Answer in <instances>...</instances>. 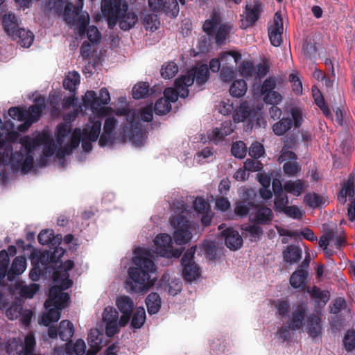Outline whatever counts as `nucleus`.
Listing matches in <instances>:
<instances>
[{"label":"nucleus","instance_id":"1","mask_svg":"<svg viewBox=\"0 0 355 355\" xmlns=\"http://www.w3.org/2000/svg\"><path fill=\"white\" fill-rule=\"evenodd\" d=\"M133 263L135 267H130L128 270L130 280L125 282V288L132 293H139L153 285L150 274L156 270V267L148 251H142L136 255Z\"/></svg>","mask_w":355,"mask_h":355},{"label":"nucleus","instance_id":"2","mask_svg":"<svg viewBox=\"0 0 355 355\" xmlns=\"http://www.w3.org/2000/svg\"><path fill=\"white\" fill-rule=\"evenodd\" d=\"M74 262L67 260L64 264H61L57 270L53 272V280L55 285L49 291V297L44 302L46 309L55 306L58 309H64L67 306L70 296L67 293L63 292L72 286L73 282L69 279V270L73 269Z\"/></svg>","mask_w":355,"mask_h":355},{"label":"nucleus","instance_id":"3","mask_svg":"<svg viewBox=\"0 0 355 355\" xmlns=\"http://www.w3.org/2000/svg\"><path fill=\"white\" fill-rule=\"evenodd\" d=\"M177 209L179 212L170 217V223L175 228L173 239L177 245L188 243L193 235L191 232L189 220L185 215L187 205L183 202H178Z\"/></svg>","mask_w":355,"mask_h":355},{"label":"nucleus","instance_id":"4","mask_svg":"<svg viewBox=\"0 0 355 355\" xmlns=\"http://www.w3.org/2000/svg\"><path fill=\"white\" fill-rule=\"evenodd\" d=\"M220 17L216 13H212L210 19L205 20L202 29L209 37H214L215 43L222 46L225 44L230 33H234V27L231 22L220 23Z\"/></svg>","mask_w":355,"mask_h":355},{"label":"nucleus","instance_id":"5","mask_svg":"<svg viewBox=\"0 0 355 355\" xmlns=\"http://www.w3.org/2000/svg\"><path fill=\"white\" fill-rule=\"evenodd\" d=\"M307 311L308 306L306 303H299L293 306L287 325L282 326L277 331L279 337L283 341H288L291 339V331H296L302 329Z\"/></svg>","mask_w":355,"mask_h":355},{"label":"nucleus","instance_id":"6","mask_svg":"<svg viewBox=\"0 0 355 355\" xmlns=\"http://www.w3.org/2000/svg\"><path fill=\"white\" fill-rule=\"evenodd\" d=\"M64 252V249L57 247L53 252L49 251L33 252L30 256V259L31 264H41L45 270L52 268L54 272L61 264L65 263V262H60V259Z\"/></svg>","mask_w":355,"mask_h":355},{"label":"nucleus","instance_id":"7","mask_svg":"<svg viewBox=\"0 0 355 355\" xmlns=\"http://www.w3.org/2000/svg\"><path fill=\"white\" fill-rule=\"evenodd\" d=\"M127 123L123 128V137L136 146H141L144 141L142 125L135 112H129L126 116Z\"/></svg>","mask_w":355,"mask_h":355},{"label":"nucleus","instance_id":"8","mask_svg":"<svg viewBox=\"0 0 355 355\" xmlns=\"http://www.w3.org/2000/svg\"><path fill=\"white\" fill-rule=\"evenodd\" d=\"M128 5L123 0H102L101 11L107 17L108 28L113 29L120 15L127 11Z\"/></svg>","mask_w":355,"mask_h":355},{"label":"nucleus","instance_id":"9","mask_svg":"<svg viewBox=\"0 0 355 355\" xmlns=\"http://www.w3.org/2000/svg\"><path fill=\"white\" fill-rule=\"evenodd\" d=\"M110 101V96L108 90L103 87L99 91V96H97L94 91H87L83 97V102L85 106L90 107L94 113L105 114L107 108L103 105H107Z\"/></svg>","mask_w":355,"mask_h":355},{"label":"nucleus","instance_id":"10","mask_svg":"<svg viewBox=\"0 0 355 355\" xmlns=\"http://www.w3.org/2000/svg\"><path fill=\"white\" fill-rule=\"evenodd\" d=\"M209 78V68L207 64H202L189 70L186 74L178 78V83H183L186 86H191L196 81L198 86L204 85Z\"/></svg>","mask_w":355,"mask_h":355},{"label":"nucleus","instance_id":"11","mask_svg":"<svg viewBox=\"0 0 355 355\" xmlns=\"http://www.w3.org/2000/svg\"><path fill=\"white\" fill-rule=\"evenodd\" d=\"M302 116L301 112L293 108L291 117H283L272 125V130L277 136L284 135L292 127L298 128L302 125Z\"/></svg>","mask_w":355,"mask_h":355},{"label":"nucleus","instance_id":"12","mask_svg":"<svg viewBox=\"0 0 355 355\" xmlns=\"http://www.w3.org/2000/svg\"><path fill=\"white\" fill-rule=\"evenodd\" d=\"M44 99L42 98V103H36L31 105L28 110L21 106L11 107L8 111V115L14 120L23 121L24 119L35 115L40 117L42 115Z\"/></svg>","mask_w":355,"mask_h":355},{"label":"nucleus","instance_id":"13","mask_svg":"<svg viewBox=\"0 0 355 355\" xmlns=\"http://www.w3.org/2000/svg\"><path fill=\"white\" fill-rule=\"evenodd\" d=\"M304 325L309 336L312 338H318L322 334V321L320 313H312L308 315L306 313Z\"/></svg>","mask_w":355,"mask_h":355},{"label":"nucleus","instance_id":"14","mask_svg":"<svg viewBox=\"0 0 355 355\" xmlns=\"http://www.w3.org/2000/svg\"><path fill=\"white\" fill-rule=\"evenodd\" d=\"M262 10V5L259 2H255L252 6L246 5L244 13L241 15V28H246L254 26L259 19Z\"/></svg>","mask_w":355,"mask_h":355},{"label":"nucleus","instance_id":"15","mask_svg":"<svg viewBox=\"0 0 355 355\" xmlns=\"http://www.w3.org/2000/svg\"><path fill=\"white\" fill-rule=\"evenodd\" d=\"M229 60H233V62L237 64L241 60V54L233 51L221 53L218 58H213L210 60L208 68L212 72H218L223 65L227 64Z\"/></svg>","mask_w":355,"mask_h":355},{"label":"nucleus","instance_id":"16","mask_svg":"<svg viewBox=\"0 0 355 355\" xmlns=\"http://www.w3.org/2000/svg\"><path fill=\"white\" fill-rule=\"evenodd\" d=\"M283 19L281 15L277 12L274 15L273 24L268 28V36L271 44L279 46L282 43Z\"/></svg>","mask_w":355,"mask_h":355},{"label":"nucleus","instance_id":"17","mask_svg":"<svg viewBox=\"0 0 355 355\" xmlns=\"http://www.w3.org/2000/svg\"><path fill=\"white\" fill-rule=\"evenodd\" d=\"M309 282V273L307 270L296 269L291 275L289 283L292 288L297 291H303L306 288L309 292V287L307 286Z\"/></svg>","mask_w":355,"mask_h":355},{"label":"nucleus","instance_id":"18","mask_svg":"<svg viewBox=\"0 0 355 355\" xmlns=\"http://www.w3.org/2000/svg\"><path fill=\"white\" fill-rule=\"evenodd\" d=\"M253 210L254 218L252 221L258 225H270L273 218L274 214L272 209L264 205H254Z\"/></svg>","mask_w":355,"mask_h":355},{"label":"nucleus","instance_id":"19","mask_svg":"<svg viewBox=\"0 0 355 355\" xmlns=\"http://www.w3.org/2000/svg\"><path fill=\"white\" fill-rule=\"evenodd\" d=\"M178 78L175 80V88L168 87L164 91V98L168 101V103L175 102L178 97L185 98L188 96L189 91L188 86L184 85L183 83H178Z\"/></svg>","mask_w":355,"mask_h":355},{"label":"nucleus","instance_id":"20","mask_svg":"<svg viewBox=\"0 0 355 355\" xmlns=\"http://www.w3.org/2000/svg\"><path fill=\"white\" fill-rule=\"evenodd\" d=\"M225 245L231 250H237L243 245V239L237 230L227 228L222 232Z\"/></svg>","mask_w":355,"mask_h":355},{"label":"nucleus","instance_id":"21","mask_svg":"<svg viewBox=\"0 0 355 355\" xmlns=\"http://www.w3.org/2000/svg\"><path fill=\"white\" fill-rule=\"evenodd\" d=\"M17 254V248L15 245H9L8 250L0 251V286L3 284V279L8 272L10 264V256H15Z\"/></svg>","mask_w":355,"mask_h":355},{"label":"nucleus","instance_id":"22","mask_svg":"<svg viewBox=\"0 0 355 355\" xmlns=\"http://www.w3.org/2000/svg\"><path fill=\"white\" fill-rule=\"evenodd\" d=\"M103 336L97 329L90 330L87 338L90 349L87 352V355H96L101 350L103 345Z\"/></svg>","mask_w":355,"mask_h":355},{"label":"nucleus","instance_id":"23","mask_svg":"<svg viewBox=\"0 0 355 355\" xmlns=\"http://www.w3.org/2000/svg\"><path fill=\"white\" fill-rule=\"evenodd\" d=\"M77 3L73 6L71 2H67L64 10V20L68 24H75L76 17L81 13L84 0H76Z\"/></svg>","mask_w":355,"mask_h":355},{"label":"nucleus","instance_id":"24","mask_svg":"<svg viewBox=\"0 0 355 355\" xmlns=\"http://www.w3.org/2000/svg\"><path fill=\"white\" fill-rule=\"evenodd\" d=\"M13 40L17 41L23 47H29L33 42L34 35L30 31L19 28L14 33L12 32L11 36Z\"/></svg>","mask_w":355,"mask_h":355},{"label":"nucleus","instance_id":"25","mask_svg":"<svg viewBox=\"0 0 355 355\" xmlns=\"http://www.w3.org/2000/svg\"><path fill=\"white\" fill-rule=\"evenodd\" d=\"M138 21V17L137 14L132 11H127L121 14L119 17V26L120 28L124 31L131 29L136 23Z\"/></svg>","mask_w":355,"mask_h":355},{"label":"nucleus","instance_id":"26","mask_svg":"<svg viewBox=\"0 0 355 355\" xmlns=\"http://www.w3.org/2000/svg\"><path fill=\"white\" fill-rule=\"evenodd\" d=\"M26 268V259L24 257H16L12 263L10 269L6 275L8 280H12L15 275H19L24 272Z\"/></svg>","mask_w":355,"mask_h":355},{"label":"nucleus","instance_id":"27","mask_svg":"<svg viewBox=\"0 0 355 355\" xmlns=\"http://www.w3.org/2000/svg\"><path fill=\"white\" fill-rule=\"evenodd\" d=\"M305 187V182L303 180H288L284 184V190L286 193L298 197L303 193Z\"/></svg>","mask_w":355,"mask_h":355},{"label":"nucleus","instance_id":"28","mask_svg":"<svg viewBox=\"0 0 355 355\" xmlns=\"http://www.w3.org/2000/svg\"><path fill=\"white\" fill-rule=\"evenodd\" d=\"M148 313L154 315L159 312L161 309V297L157 293L152 292L148 295L145 300Z\"/></svg>","mask_w":355,"mask_h":355},{"label":"nucleus","instance_id":"29","mask_svg":"<svg viewBox=\"0 0 355 355\" xmlns=\"http://www.w3.org/2000/svg\"><path fill=\"white\" fill-rule=\"evenodd\" d=\"M182 277L186 282H191L199 277L200 268L195 262L182 264Z\"/></svg>","mask_w":355,"mask_h":355},{"label":"nucleus","instance_id":"30","mask_svg":"<svg viewBox=\"0 0 355 355\" xmlns=\"http://www.w3.org/2000/svg\"><path fill=\"white\" fill-rule=\"evenodd\" d=\"M38 242L42 245L52 244L55 245L57 243H60L62 241V236L58 234L56 236L52 230H44L40 232L37 236Z\"/></svg>","mask_w":355,"mask_h":355},{"label":"nucleus","instance_id":"31","mask_svg":"<svg viewBox=\"0 0 355 355\" xmlns=\"http://www.w3.org/2000/svg\"><path fill=\"white\" fill-rule=\"evenodd\" d=\"M154 243L157 252L162 257H164L163 250L171 248V245H173V240L172 237L167 234H159L155 237Z\"/></svg>","mask_w":355,"mask_h":355},{"label":"nucleus","instance_id":"32","mask_svg":"<svg viewBox=\"0 0 355 355\" xmlns=\"http://www.w3.org/2000/svg\"><path fill=\"white\" fill-rule=\"evenodd\" d=\"M74 334L73 325L69 320H62L58 327V336L62 341L71 342Z\"/></svg>","mask_w":355,"mask_h":355},{"label":"nucleus","instance_id":"33","mask_svg":"<svg viewBox=\"0 0 355 355\" xmlns=\"http://www.w3.org/2000/svg\"><path fill=\"white\" fill-rule=\"evenodd\" d=\"M284 259L291 264L298 262L302 258V250L296 245H288L283 252Z\"/></svg>","mask_w":355,"mask_h":355},{"label":"nucleus","instance_id":"34","mask_svg":"<svg viewBox=\"0 0 355 355\" xmlns=\"http://www.w3.org/2000/svg\"><path fill=\"white\" fill-rule=\"evenodd\" d=\"M160 7L154 11L162 10L166 15H170L173 17H176L179 12V5L177 0H163L160 1Z\"/></svg>","mask_w":355,"mask_h":355},{"label":"nucleus","instance_id":"35","mask_svg":"<svg viewBox=\"0 0 355 355\" xmlns=\"http://www.w3.org/2000/svg\"><path fill=\"white\" fill-rule=\"evenodd\" d=\"M2 24L6 33L11 36L12 32H15L19 28L17 17L15 14H5L2 17Z\"/></svg>","mask_w":355,"mask_h":355},{"label":"nucleus","instance_id":"36","mask_svg":"<svg viewBox=\"0 0 355 355\" xmlns=\"http://www.w3.org/2000/svg\"><path fill=\"white\" fill-rule=\"evenodd\" d=\"M326 201L322 196L316 193H308L304 197V203L313 209L321 207L325 204Z\"/></svg>","mask_w":355,"mask_h":355},{"label":"nucleus","instance_id":"37","mask_svg":"<svg viewBox=\"0 0 355 355\" xmlns=\"http://www.w3.org/2000/svg\"><path fill=\"white\" fill-rule=\"evenodd\" d=\"M150 85L147 82H141L136 84L132 88V97L135 99L144 98L150 95Z\"/></svg>","mask_w":355,"mask_h":355},{"label":"nucleus","instance_id":"38","mask_svg":"<svg viewBox=\"0 0 355 355\" xmlns=\"http://www.w3.org/2000/svg\"><path fill=\"white\" fill-rule=\"evenodd\" d=\"M80 74L77 71L69 73L63 80V87L71 92H74L80 83Z\"/></svg>","mask_w":355,"mask_h":355},{"label":"nucleus","instance_id":"39","mask_svg":"<svg viewBox=\"0 0 355 355\" xmlns=\"http://www.w3.org/2000/svg\"><path fill=\"white\" fill-rule=\"evenodd\" d=\"M116 305L121 313H132L134 309L132 300L126 295L118 297L116 301Z\"/></svg>","mask_w":355,"mask_h":355},{"label":"nucleus","instance_id":"40","mask_svg":"<svg viewBox=\"0 0 355 355\" xmlns=\"http://www.w3.org/2000/svg\"><path fill=\"white\" fill-rule=\"evenodd\" d=\"M354 183L352 179H348L343 184V189L340 193L338 199L343 202H346V197H349V200H355L354 198Z\"/></svg>","mask_w":355,"mask_h":355},{"label":"nucleus","instance_id":"41","mask_svg":"<svg viewBox=\"0 0 355 355\" xmlns=\"http://www.w3.org/2000/svg\"><path fill=\"white\" fill-rule=\"evenodd\" d=\"M311 298L314 299L318 304L322 303L325 305L329 300L330 293L328 291H322L316 286H313L309 291Z\"/></svg>","mask_w":355,"mask_h":355},{"label":"nucleus","instance_id":"42","mask_svg":"<svg viewBox=\"0 0 355 355\" xmlns=\"http://www.w3.org/2000/svg\"><path fill=\"white\" fill-rule=\"evenodd\" d=\"M47 309L48 313H44L41 318L42 323L44 326H49L51 322H55L58 321L60 318V310H61V309L51 306Z\"/></svg>","mask_w":355,"mask_h":355},{"label":"nucleus","instance_id":"43","mask_svg":"<svg viewBox=\"0 0 355 355\" xmlns=\"http://www.w3.org/2000/svg\"><path fill=\"white\" fill-rule=\"evenodd\" d=\"M246 92L247 84L243 79L234 80L230 88V94L233 97H241L245 95Z\"/></svg>","mask_w":355,"mask_h":355},{"label":"nucleus","instance_id":"44","mask_svg":"<svg viewBox=\"0 0 355 355\" xmlns=\"http://www.w3.org/2000/svg\"><path fill=\"white\" fill-rule=\"evenodd\" d=\"M254 205V202L250 200L239 201L235 205L234 212L241 217L246 216L251 210H253Z\"/></svg>","mask_w":355,"mask_h":355},{"label":"nucleus","instance_id":"45","mask_svg":"<svg viewBox=\"0 0 355 355\" xmlns=\"http://www.w3.org/2000/svg\"><path fill=\"white\" fill-rule=\"evenodd\" d=\"M235 64L233 62V60L227 61V64L223 65L220 69V76L223 81L230 82L233 80L235 76Z\"/></svg>","mask_w":355,"mask_h":355},{"label":"nucleus","instance_id":"46","mask_svg":"<svg viewBox=\"0 0 355 355\" xmlns=\"http://www.w3.org/2000/svg\"><path fill=\"white\" fill-rule=\"evenodd\" d=\"M86 345L84 340L78 339L74 344L71 342L66 343V352L68 354L75 353L76 355H83L85 352Z\"/></svg>","mask_w":355,"mask_h":355},{"label":"nucleus","instance_id":"47","mask_svg":"<svg viewBox=\"0 0 355 355\" xmlns=\"http://www.w3.org/2000/svg\"><path fill=\"white\" fill-rule=\"evenodd\" d=\"M42 135H38L35 138L24 137L21 139V144L26 150V153H31L33 148L39 146L42 142Z\"/></svg>","mask_w":355,"mask_h":355},{"label":"nucleus","instance_id":"48","mask_svg":"<svg viewBox=\"0 0 355 355\" xmlns=\"http://www.w3.org/2000/svg\"><path fill=\"white\" fill-rule=\"evenodd\" d=\"M146 321V312L143 307L137 309L131 320V327L134 329H140Z\"/></svg>","mask_w":355,"mask_h":355},{"label":"nucleus","instance_id":"49","mask_svg":"<svg viewBox=\"0 0 355 355\" xmlns=\"http://www.w3.org/2000/svg\"><path fill=\"white\" fill-rule=\"evenodd\" d=\"M337 234V227L327 229L319 240V246L323 250L328 248L329 242L333 241Z\"/></svg>","mask_w":355,"mask_h":355},{"label":"nucleus","instance_id":"50","mask_svg":"<svg viewBox=\"0 0 355 355\" xmlns=\"http://www.w3.org/2000/svg\"><path fill=\"white\" fill-rule=\"evenodd\" d=\"M284 174L288 177H295L301 171V165L296 161L286 162L282 166Z\"/></svg>","mask_w":355,"mask_h":355},{"label":"nucleus","instance_id":"51","mask_svg":"<svg viewBox=\"0 0 355 355\" xmlns=\"http://www.w3.org/2000/svg\"><path fill=\"white\" fill-rule=\"evenodd\" d=\"M71 130V127L65 123H61L57 126L55 137L59 146L62 145L64 139L68 137Z\"/></svg>","mask_w":355,"mask_h":355},{"label":"nucleus","instance_id":"52","mask_svg":"<svg viewBox=\"0 0 355 355\" xmlns=\"http://www.w3.org/2000/svg\"><path fill=\"white\" fill-rule=\"evenodd\" d=\"M171 110V105L164 97L159 98L154 106V112L157 115H164Z\"/></svg>","mask_w":355,"mask_h":355},{"label":"nucleus","instance_id":"53","mask_svg":"<svg viewBox=\"0 0 355 355\" xmlns=\"http://www.w3.org/2000/svg\"><path fill=\"white\" fill-rule=\"evenodd\" d=\"M101 123L100 122L94 123L91 127L90 130L84 128L83 130V137H87L92 141H96L101 132Z\"/></svg>","mask_w":355,"mask_h":355},{"label":"nucleus","instance_id":"54","mask_svg":"<svg viewBox=\"0 0 355 355\" xmlns=\"http://www.w3.org/2000/svg\"><path fill=\"white\" fill-rule=\"evenodd\" d=\"M231 153L238 159H243L246 156L247 147L243 141H238L232 144Z\"/></svg>","mask_w":355,"mask_h":355},{"label":"nucleus","instance_id":"55","mask_svg":"<svg viewBox=\"0 0 355 355\" xmlns=\"http://www.w3.org/2000/svg\"><path fill=\"white\" fill-rule=\"evenodd\" d=\"M343 344L347 352H352L355 349V330L348 329L343 337Z\"/></svg>","mask_w":355,"mask_h":355},{"label":"nucleus","instance_id":"56","mask_svg":"<svg viewBox=\"0 0 355 355\" xmlns=\"http://www.w3.org/2000/svg\"><path fill=\"white\" fill-rule=\"evenodd\" d=\"M289 200L286 193L275 196L274 210L277 213H281L288 205Z\"/></svg>","mask_w":355,"mask_h":355},{"label":"nucleus","instance_id":"57","mask_svg":"<svg viewBox=\"0 0 355 355\" xmlns=\"http://www.w3.org/2000/svg\"><path fill=\"white\" fill-rule=\"evenodd\" d=\"M42 137L41 144H44L43 155L51 157L55 150L54 142L47 134H43Z\"/></svg>","mask_w":355,"mask_h":355},{"label":"nucleus","instance_id":"58","mask_svg":"<svg viewBox=\"0 0 355 355\" xmlns=\"http://www.w3.org/2000/svg\"><path fill=\"white\" fill-rule=\"evenodd\" d=\"M242 229L249 234L251 241L259 240L263 233L262 228L257 225H246Z\"/></svg>","mask_w":355,"mask_h":355},{"label":"nucleus","instance_id":"59","mask_svg":"<svg viewBox=\"0 0 355 355\" xmlns=\"http://www.w3.org/2000/svg\"><path fill=\"white\" fill-rule=\"evenodd\" d=\"M273 304H274L275 309H277V314L279 315H280L281 317H283V318L287 316V315L289 312L290 308H291L290 303H289L288 300L279 299V300H275L273 302Z\"/></svg>","mask_w":355,"mask_h":355},{"label":"nucleus","instance_id":"60","mask_svg":"<svg viewBox=\"0 0 355 355\" xmlns=\"http://www.w3.org/2000/svg\"><path fill=\"white\" fill-rule=\"evenodd\" d=\"M178 71V65L173 62H168L161 69V75L165 79L172 78Z\"/></svg>","mask_w":355,"mask_h":355},{"label":"nucleus","instance_id":"61","mask_svg":"<svg viewBox=\"0 0 355 355\" xmlns=\"http://www.w3.org/2000/svg\"><path fill=\"white\" fill-rule=\"evenodd\" d=\"M35 338L33 335L28 334L24 339V345L22 347L23 355H34Z\"/></svg>","mask_w":355,"mask_h":355},{"label":"nucleus","instance_id":"62","mask_svg":"<svg viewBox=\"0 0 355 355\" xmlns=\"http://www.w3.org/2000/svg\"><path fill=\"white\" fill-rule=\"evenodd\" d=\"M277 86V78L275 77H268L262 83L261 87V94L263 97L269 92L275 90Z\"/></svg>","mask_w":355,"mask_h":355},{"label":"nucleus","instance_id":"63","mask_svg":"<svg viewBox=\"0 0 355 355\" xmlns=\"http://www.w3.org/2000/svg\"><path fill=\"white\" fill-rule=\"evenodd\" d=\"M281 213L293 219H301L304 211L295 205L287 206Z\"/></svg>","mask_w":355,"mask_h":355},{"label":"nucleus","instance_id":"64","mask_svg":"<svg viewBox=\"0 0 355 355\" xmlns=\"http://www.w3.org/2000/svg\"><path fill=\"white\" fill-rule=\"evenodd\" d=\"M239 71L243 77L252 78L254 75L255 68L252 62L243 61L239 66Z\"/></svg>","mask_w":355,"mask_h":355}]
</instances>
